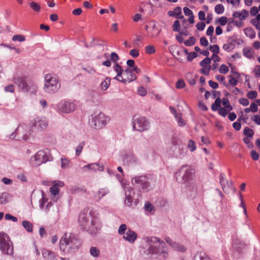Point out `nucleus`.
I'll list each match as a JSON object with an SVG mask.
<instances>
[{"instance_id": "f257e3e1", "label": "nucleus", "mask_w": 260, "mask_h": 260, "mask_svg": "<svg viewBox=\"0 0 260 260\" xmlns=\"http://www.w3.org/2000/svg\"><path fill=\"white\" fill-rule=\"evenodd\" d=\"M48 125V120L45 117L37 116L32 118L30 123L29 126L25 123L20 124L15 132L10 136L12 139L22 138L24 140L29 139L31 135V130H36L41 132L45 129Z\"/></svg>"}, {"instance_id": "f03ea898", "label": "nucleus", "mask_w": 260, "mask_h": 260, "mask_svg": "<svg viewBox=\"0 0 260 260\" xmlns=\"http://www.w3.org/2000/svg\"><path fill=\"white\" fill-rule=\"evenodd\" d=\"M146 242V254L149 256H155L161 260H165L168 257V250L165 243L156 237H147L144 238Z\"/></svg>"}, {"instance_id": "7ed1b4c3", "label": "nucleus", "mask_w": 260, "mask_h": 260, "mask_svg": "<svg viewBox=\"0 0 260 260\" xmlns=\"http://www.w3.org/2000/svg\"><path fill=\"white\" fill-rule=\"evenodd\" d=\"M81 244L75 235L65 233L60 239L59 249L66 254L73 253L78 250Z\"/></svg>"}, {"instance_id": "20e7f679", "label": "nucleus", "mask_w": 260, "mask_h": 260, "mask_svg": "<svg viewBox=\"0 0 260 260\" xmlns=\"http://www.w3.org/2000/svg\"><path fill=\"white\" fill-rule=\"evenodd\" d=\"M78 221L81 228L90 234L95 232L101 227L99 219L92 217L90 212L89 214L81 212L79 215Z\"/></svg>"}, {"instance_id": "39448f33", "label": "nucleus", "mask_w": 260, "mask_h": 260, "mask_svg": "<svg viewBox=\"0 0 260 260\" xmlns=\"http://www.w3.org/2000/svg\"><path fill=\"white\" fill-rule=\"evenodd\" d=\"M174 177L177 182L189 186L193 183L195 170L188 165H183L176 172Z\"/></svg>"}, {"instance_id": "423d86ee", "label": "nucleus", "mask_w": 260, "mask_h": 260, "mask_svg": "<svg viewBox=\"0 0 260 260\" xmlns=\"http://www.w3.org/2000/svg\"><path fill=\"white\" fill-rule=\"evenodd\" d=\"M60 88V83L58 77L55 74H47L44 76L43 89L48 93H54Z\"/></svg>"}, {"instance_id": "0eeeda50", "label": "nucleus", "mask_w": 260, "mask_h": 260, "mask_svg": "<svg viewBox=\"0 0 260 260\" xmlns=\"http://www.w3.org/2000/svg\"><path fill=\"white\" fill-rule=\"evenodd\" d=\"M110 118L102 112L94 113L89 119L90 126L96 129H100L104 127L109 122Z\"/></svg>"}, {"instance_id": "6e6552de", "label": "nucleus", "mask_w": 260, "mask_h": 260, "mask_svg": "<svg viewBox=\"0 0 260 260\" xmlns=\"http://www.w3.org/2000/svg\"><path fill=\"white\" fill-rule=\"evenodd\" d=\"M132 183L140 192H147L150 189V184L146 175L138 176L132 179Z\"/></svg>"}, {"instance_id": "1a4fd4ad", "label": "nucleus", "mask_w": 260, "mask_h": 260, "mask_svg": "<svg viewBox=\"0 0 260 260\" xmlns=\"http://www.w3.org/2000/svg\"><path fill=\"white\" fill-rule=\"evenodd\" d=\"M77 102L71 100H61L56 105V109L59 113H71L77 108Z\"/></svg>"}, {"instance_id": "9d476101", "label": "nucleus", "mask_w": 260, "mask_h": 260, "mask_svg": "<svg viewBox=\"0 0 260 260\" xmlns=\"http://www.w3.org/2000/svg\"><path fill=\"white\" fill-rule=\"evenodd\" d=\"M51 160V156L48 150H40L31 157L30 162L32 166H38Z\"/></svg>"}, {"instance_id": "9b49d317", "label": "nucleus", "mask_w": 260, "mask_h": 260, "mask_svg": "<svg viewBox=\"0 0 260 260\" xmlns=\"http://www.w3.org/2000/svg\"><path fill=\"white\" fill-rule=\"evenodd\" d=\"M8 235L4 232H0V248L2 252L6 254H13V248Z\"/></svg>"}, {"instance_id": "f8f14e48", "label": "nucleus", "mask_w": 260, "mask_h": 260, "mask_svg": "<svg viewBox=\"0 0 260 260\" xmlns=\"http://www.w3.org/2000/svg\"><path fill=\"white\" fill-rule=\"evenodd\" d=\"M14 82L22 91L26 92L30 90L31 82L28 81L25 76H17L14 78Z\"/></svg>"}, {"instance_id": "ddd939ff", "label": "nucleus", "mask_w": 260, "mask_h": 260, "mask_svg": "<svg viewBox=\"0 0 260 260\" xmlns=\"http://www.w3.org/2000/svg\"><path fill=\"white\" fill-rule=\"evenodd\" d=\"M133 128L139 132L147 130L149 127V123L144 117L133 118Z\"/></svg>"}, {"instance_id": "4468645a", "label": "nucleus", "mask_w": 260, "mask_h": 260, "mask_svg": "<svg viewBox=\"0 0 260 260\" xmlns=\"http://www.w3.org/2000/svg\"><path fill=\"white\" fill-rule=\"evenodd\" d=\"M125 190V204L128 206H132L133 205V202L135 200V205H136V203L137 201L138 200L134 199L135 193L133 191V189L129 187L123 186Z\"/></svg>"}, {"instance_id": "2eb2a0df", "label": "nucleus", "mask_w": 260, "mask_h": 260, "mask_svg": "<svg viewBox=\"0 0 260 260\" xmlns=\"http://www.w3.org/2000/svg\"><path fill=\"white\" fill-rule=\"evenodd\" d=\"M172 144L173 146L175 147V149H178L179 152H174V154L177 157H182L184 156L185 154V150L183 148L181 144V141L179 138L174 137L172 138Z\"/></svg>"}, {"instance_id": "dca6fc26", "label": "nucleus", "mask_w": 260, "mask_h": 260, "mask_svg": "<svg viewBox=\"0 0 260 260\" xmlns=\"http://www.w3.org/2000/svg\"><path fill=\"white\" fill-rule=\"evenodd\" d=\"M137 79V76L133 71L131 69H127L124 70L123 75L120 80V82L126 83V82H132Z\"/></svg>"}, {"instance_id": "f3484780", "label": "nucleus", "mask_w": 260, "mask_h": 260, "mask_svg": "<svg viewBox=\"0 0 260 260\" xmlns=\"http://www.w3.org/2000/svg\"><path fill=\"white\" fill-rule=\"evenodd\" d=\"M219 181L223 190L224 191V192L226 193L229 189L231 188L232 186V181L231 180H226L225 178V174L223 173H221L220 175Z\"/></svg>"}, {"instance_id": "a211bd4d", "label": "nucleus", "mask_w": 260, "mask_h": 260, "mask_svg": "<svg viewBox=\"0 0 260 260\" xmlns=\"http://www.w3.org/2000/svg\"><path fill=\"white\" fill-rule=\"evenodd\" d=\"M211 59L210 58L206 57L202 60L200 62V66L202 67L201 73L205 75L209 74L210 70L211 69L210 65Z\"/></svg>"}, {"instance_id": "6ab92c4d", "label": "nucleus", "mask_w": 260, "mask_h": 260, "mask_svg": "<svg viewBox=\"0 0 260 260\" xmlns=\"http://www.w3.org/2000/svg\"><path fill=\"white\" fill-rule=\"evenodd\" d=\"M165 241L174 250L180 252H184L186 250V248L183 245L173 241V240L169 237H166L165 238Z\"/></svg>"}, {"instance_id": "aec40b11", "label": "nucleus", "mask_w": 260, "mask_h": 260, "mask_svg": "<svg viewBox=\"0 0 260 260\" xmlns=\"http://www.w3.org/2000/svg\"><path fill=\"white\" fill-rule=\"evenodd\" d=\"M42 253L44 260H57V254L51 250L43 249Z\"/></svg>"}, {"instance_id": "412c9836", "label": "nucleus", "mask_w": 260, "mask_h": 260, "mask_svg": "<svg viewBox=\"0 0 260 260\" xmlns=\"http://www.w3.org/2000/svg\"><path fill=\"white\" fill-rule=\"evenodd\" d=\"M137 238V234L129 229L127 230L126 233L123 236V238L130 243H134Z\"/></svg>"}, {"instance_id": "4be33fe9", "label": "nucleus", "mask_w": 260, "mask_h": 260, "mask_svg": "<svg viewBox=\"0 0 260 260\" xmlns=\"http://www.w3.org/2000/svg\"><path fill=\"white\" fill-rule=\"evenodd\" d=\"M83 169L84 170L87 169L94 171H99L102 172L104 171V166L103 165H100V164L98 163H93L84 166Z\"/></svg>"}, {"instance_id": "5701e85b", "label": "nucleus", "mask_w": 260, "mask_h": 260, "mask_svg": "<svg viewBox=\"0 0 260 260\" xmlns=\"http://www.w3.org/2000/svg\"><path fill=\"white\" fill-rule=\"evenodd\" d=\"M248 16V12L243 9L241 11H236L233 14V16L234 18H238L241 20H245Z\"/></svg>"}, {"instance_id": "b1692460", "label": "nucleus", "mask_w": 260, "mask_h": 260, "mask_svg": "<svg viewBox=\"0 0 260 260\" xmlns=\"http://www.w3.org/2000/svg\"><path fill=\"white\" fill-rule=\"evenodd\" d=\"M113 69L117 73V76L114 79L120 81L124 71L122 70L121 66L119 65L117 62L115 63Z\"/></svg>"}, {"instance_id": "393cba45", "label": "nucleus", "mask_w": 260, "mask_h": 260, "mask_svg": "<svg viewBox=\"0 0 260 260\" xmlns=\"http://www.w3.org/2000/svg\"><path fill=\"white\" fill-rule=\"evenodd\" d=\"M109 192V191L107 188H101L99 190L98 193L95 194L94 199L96 201H99Z\"/></svg>"}, {"instance_id": "a878e982", "label": "nucleus", "mask_w": 260, "mask_h": 260, "mask_svg": "<svg viewBox=\"0 0 260 260\" xmlns=\"http://www.w3.org/2000/svg\"><path fill=\"white\" fill-rule=\"evenodd\" d=\"M90 255L94 257H98L100 255V249L96 247H91L89 249Z\"/></svg>"}, {"instance_id": "bb28decb", "label": "nucleus", "mask_w": 260, "mask_h": 260, "mask_svg": "<svg viewBox=\"0 0 260 260\" xmlns=\"http://www.w3.org/2000/svg\"><path fill=\"white\" fill-rule=\"evenodd\" d=\"M244 55L249 59L254 58V52L251 49L245 48L243 50Z\"/></svg>"}, {"instance_id": "cd10ccee", "label": "nucleus", "mask_w": 260, "mask_h": 260, "mask_svg": "<svg viewBox=\"0 0 260 260\" xmlns=\"http://www.w3.org/2000/svg\"><path fill=\"white\" fill-rule=\"evenodd\" d=\"M85 141H82V142H80L79 143V144L77 146L75 149L76 155L77 156H79L81 154L82 149L84 146L85 145Z\"/></svg>"}, {"instance_id": "c85d7f7f", "label": "nucleus", "mask_w": 260, "mask_h": 260, "mask_svg": "<svg viewBox=\"0 0 260 260\" xmlns=\"http://www.w3.org/2000/svg\"><path fill=\"white\" fill-rule=\"evenodd\" d=\"M111 79L110 78H106L104 81L101 84V88L102 90H107L110 85Z\"/></svg>"}, {"instance_id": "c756f323", "label": "nucleus", "mask_w": 260, "mask_h": 260, "mask_svg": "<svg viewBox=\"0 0 260 260\" xmlns=\"http://www.w3.org/2000/svg\"><path fill=\"white\" fill-rule=\"evenodd\" d=\"M221 106V100L220 98H217L215 102L212 105L211 109L213 111H216L218 110L219 108H220Z\"/></svg>"}, {"instance_id": "7c9ffc66", "label": "nucleus", "mask_w": 260, "mask_h": 260, "mask_svg": "<svg viewBox=\"0 0 260 260\" xmlns=\"http://www.w3.org/2000/svg\"><path fill=\"white\" fill-rule=\"evenodd\" d=\"M22 225L24 228L28 232H32L33 225L29 221L24 220L22 222Z\"/></svg>"}, {"instance_id": "2f4dec72", "label": "nucleus", "mask_w": 260, "mask_h": 260, "mask_svg": "<svg viewBox=\"0 0 260 260\" xmlns=\"http://www.w3.org/2000/svg\"><path fill=\"white\" fill-rule=\"evenodd\" d=\"M124 160L131 163L137 162L138 159L133 154H129L124 158Z\"/></svg>"}, {"instance_id": "473e14b6", "label": "nucleus", "mask_w": 260, "mask_h": 260, "mask_svg": "<svg viewBox=\"0 0 260 260\" xmlns=\"http://www.w3.org/2000/svg\"><path fill=\"white\" fill-rule=\"evenodd\" d=\"M245 33L247 37L253 39L255 37V32L251 28H247L245 29Z\"/></svg>"}, {"instance_id": "72a5a7b5", "label": "nucleus", "mask_w": 260, "mask_h": 260, "mask_svg": "<svg viewBox=\"0 0 260 260\" xmlns=\"http://www.w3.org/2000/svg\"><path fill=\"white\" fill-rule=\"evenodd\" d=\"M9 197V195L8 193L4 192L0 193V203L4 204L7 203Z\"/></svg>"}, {"instance_id": "f704fd0d", "label": "nucleus", "mask_w": 260, "mask_h": 260, "mask_svg": "<svg viewBox=\"0 0 260 260\" xmlns=\"http://www.w3.org/2000/svg\"><path fill=\"white\" fill-rule=\"evenodd\" d=\"M145 52L148 54H152L156 51L155 47L152 45H147L145 48Z\"/></svg>"}, {"instance_id": "c9c22d12", "label": "nucleus", "mask_w": 260, "mask_h": 260, "mask_svg": "<svg viewBox=\"0 0 260 260\" xmlns=\"http://www.w3.org/2000/svg\"><path fill=\"white\" fill-rule=\"evenodd\" d=\"M244 134L247 137L251 138L254 135V132L248 127H246L244 129Z\"/></svg>"}, {"instance_id": "e433bc0d", "label": "nucleus", "mask_w": 260, "mask_h": 260, "mask_svg": "<svg viewBox=\"0 0 260 260\" xmlns=\"http://www.w3.org/2000/svg\"><path fill=\"white\" fill-rule=\"evenodd\" d=\"M224 8L222 4H217L215 7V12L217 14H221L224 12Z\"/></svg>"}, {"instance_id": "4c0bfd02", "label": "nucleus", "mask_w": 260, "mask_h": 260, "mask_svg": "<svg viewBox=\"0 0 260 260\" xmlns=\"http://www.w3.org/2000/svg\"><path fill=\"white\" fill-rule=\"evenodd\" d=\"M61 167L62 169H66L67 168L70 164V160L66 158H61Z\"/></svg>"}, {"instance_id": "58836bf2", "label": "nucleus", "mask_w": 260, "mask_h": 260, "mask_svg": "<svg viewBox=\"0 0 260 260\" xmlns=\"http://www.w3.org/2000/svg\"><path fill=\"white\" fill-rule=\"evenodd\" d=\"M228 4L231 5L234 8H238L240 4L241 0H226Z\"/></svg>"}, {"instance_id": "ea45409f", "label": "nucleus", "mask_w": 260, "mask_h": 260, "mask_svg": "<svg viewBox=\"0 0 260 260\" xmlns=\"http://www.w3.org/2000/svg\"><path fill=\"white\" fill-rule=\"evenodd\" d=\"M30 7L34 11L36 12H39L41 9L40 5L35 2H31L30 3Z\"/></svg>"}, {"instance_id": "a19ab883", "label": "nucleus", "mask_w": 260, "mask_h": 260, "mask_svg": "<svg viewBox=\"0 0 260 260\" xmlns=\"http://www.w3.org/2000/svg\"><path fill=\"white\" fill-rule=\"evenodd\" d=\"M196 43V39L194 37H191L189 38V39H188L187 40H186V41L184 42V44L186 46H191L192 45H193Z\"/></svg>"}, {"instance_id": "79ce46f5", "label": "nucleus", "mask_w": 260, "mask_h": 260, "mask_svg": "<svg viewBox=\"0 0 260 260\" xmlns=\"http://www.w3.org/2000/svg\"><path fill=\"white\" fill-rule=\"evenodd\" d=\"M127 230L126 225L125 224H122L119 226L118 232L119 235H124L125 233H126L125 232H126V231H127Z\"/></svg>"}, {"instance_id": "37998d69", "label": "nucleus", "mask_w": 260, "mask_h": 260, "mask_svg": "<svg viewBox=\"0 0 260 260\" xmlns=\"http://www.w3.org/2000/svg\"><path fill=\"white\" fill-rule=\"evenodd\" d=\"M181 115V114H179V115H176L175 118L177 121L178 124L179 126H182L185 124V122L184 120L182 118Z\"/></svg>"}, {"instance_id": "c03bdc74", "label": "nucleus", "mask_w": 260, "mask_h": 260, "mask_svg": "<svg viewBox=\"0 0 260 260\" xmlns=\"http://www.w3.org/2000/svg\"><path fill=\"white\" fill-rule=\"evenodd\" d=\"M246 96L249 99H254L257 96V92L255 90L250 91L247 93Z\"/></svg>"}, {"instance_id": "a18cd8bd", "label": "nucleus", "mask_w": 260, "mask_h": 260, "mask_svg": "<svg viewBox=\"0 0 260 260\" xmlns=\"http://www.w3.org/2000/svg\"><path fill=\"white\" fill-rule=\"evenodd\" d=\"M187 147L191 152H193L196 149V145L195 143L192 140H190L189 141L187 144Z\"/></svg>"}, {"instance_id": "49530a36", "label": "nucleus", "mask_w": 260, "mask_h": 260, "mask_svg": "<svg viewBox=\"0 0 260 260\" xmlns=\"http://www.w3.org/2000/svg\"><path fill=\"white\" fill-rule=\"evenodd\" d=\"M229 67L224 64H221L219 69V72L221 74H225L229 72Z\"/></svg>"}, {"instance_id": "de8ad7c7", "label": "nucleus", "mask_w": 260, "mask_h": 260, "mask_svg": "<svg viewBox=\"0 0 260 260\" xmlns=\"http://www.w3.org/2000/svg\"><path fill=\"white\" fill-rule=\"evenodd\" d=\"M174 13L175 14V15L176 16V18H179V19L183 18V16H179V15L182 13L181 8L180 7H176L174 10Z\"/></svg>"}, {"instance_id": "09e8293b", "label": "nucleus", "mask_w": 260, "mask_h": 260, "mask_svg": "<svg viewBox=\"0 0 260 260\" xmlns=\"http://www.w3.org/2000/svg\"><path fill=\"white\" fill-rule=\"evenodd\" d=\"M230 111L231 110H229V109L222 107L219 108L218 110L219 114L223 117L226 116Z\"/></svg>"}, {"instance_id": "8fccbe9b", "label": "nucleus", "mask_w": 260, "mask_h": 260, "mask_svg": "<svg viewBox=\"0 0 260 260\" xmlns=\"http://www.w3.org/2000/svg\"><path fill=\"white\" fill-rule=\"evenodd\" d=\"M4 90L6 92L13 93L15 91V87L13 84H9L4 87Z\"/></svg>"}, {"instance_id": "3c124183", "label": "nucleus", "mask_w": 260, "mask_h": 260, "mask_svg": "<svg viewBox=\"0 0 260 260\" xmlns=\"http://www.w3.org/2000/svg\"><path fill=\"white\" fill-rule=\"evenodd\" d=\"M222 105L225 108L229 109V110H232V107L230 104L229 101L227 99H223L222 101Z\"/></svg>"}, {"instance_id": "603ef678", "label": "nucleus", "mask_w": 260, "mask_h": 260, "mask_svg": "<svg viewBox=\"0 0 260 260\" xmlns=\"http://www.w3.org/2000/svg\"><path fill=\"white\" fill-rule=\"evenodd\" d=\"M138 93L140 95L143 96L147 94V92L144 87L140 86L138 89Z\"/></svg>"}, {"instance_id": "864d4df0", "label": "nucleus", "mask_w": 260, "mask_h": 260, "mask_svg": "<svg viewBox=\"0 0 260 260\" xmlns=\"http://www.w3.org/2000/svg\"><path fill=\"white\" fill-rule=\"evenodd\" d=\"M209 49L211 51L214 52V54H218L219 52V47L217 45L211 46Z\"/></svg>"}, {"instance_id": "5fc2aeb1", "label": "nucleus", "mask_w": 260, "mask_h": 260, "mask_svg": "<svg viewBox=\"0 0 260 260\" xmlns=\"http://www.w3.org/2000/svg\"><path fill=\"white\" fill-rule=\"evenodd\" d=\"M59 188L56 186H53L50 188V191L52 194H53L54 197L56 195L58 194L59 192Z\"/></svg>"}, {"instance_id": "6e6d98bb", "label": "nucleus", "mask_w": 260, "mask_h": 260, "mask_svg": "<svg viewBox=\"0 0 260 260\" xmlns=\"http://www.w3.org/2000/svg\"><path fill=\"white\" fill-rule=\"evenodd\" d=\"M185 83L184 81L182 79L178 80L176 84V87L178 89H182V88H184L185 87Z\"/></svg>"}, {"instance_id": "4d7b16f0", "label": "nucleus", "mask_w": 260, "mask_h": 260, "mask_svg": "<svg viewBox=\"0 0 260 260\" xmlns=\"http://www.w3.org/2000/svg\"><path fill=\"white\" fill-rule=\"evenodd\" d=\"M12 40L14 41L23 42L25 40V38L22 35H17L14 36Z\"/></svg>"}, {"instance_id": "13d9d810", "label": "nucleus", "mask_w": 260, "mask_h": 260, "mask_svg": "<svg viewBox=\"0 0 260 260\" xmlns=\"http://www.w3.org/2000/svg\"><path fill=\"white\" fill-rule=\"evenodd\" d=\"M198 55L197 53L195 52H191L188 53V55L187 56V59L188 61H191L193 59L196 58Z\"/></svg>"}, {"instance_id": "bf43d9fd", "label": "nucleus", "mask_w": 260, "mask_h": 260, "mask_svg": "<svg viewBox=\"0 0 260 260\" xmlns=\"http://www.w3.org/2000/svg\"><path fill=\"white\" fill-rule=\"evenodd\" d=\"M144 208L145 211H148L149 212H152L153 210V205L149 202H147L145 204Z\"/></svg>"}, {"instance_id": "052dcab7", "label": "nucleus", "mask_w": 260, "mask_h": 260, "mask_svg": "<svg viewBox=\"0 0 260 260\" xmlns=\"http://www.w3.org/2000/svg\"><path fill=\"white\" fill-rule=\"evenodd\" d=\"M180 23L178 20H176L174 21L173 24V30L174 31H179L180 30Z\"/></svg>"}, {"instance_id": "680f3d73", "label": "nucleus", "mask_w": 260, "mask_h": 260, "mask_svg": "<svg viewBox=\"0 0 260 260\" xmlns=\"http://www.w3.org/2000/svg\"><path fill=\"white\" fill-rule=\"evenodd\" d=\"M251 23L257 30H260V23L259 21L256 20V19H252L251 20Z\"/></svg>"}, {"instance_id": "e2e57ef3", "label": "nucleus", "mask_w": 260, "mask_h": 260, "mask_svg": "<svg viewBox=\"0 0 260 260\" xmlns=\"http://www.w3.org/2000/svg\"><path fill=\"white\" fill-rule=\"evenodd\" d=\"M251 120L257 125H260V115H254L251 117Z\"/></svg>"}, {"instance_id": "0e129e2a", "label": "nucleus", "mask_w": 260, "mask_h": 260, "mask_svg": "<svg viewBox=\"0 0 260 260\" xmlns=\"http://www.w3.org/2000/svg\"><path fill=\"white\" fill-rule=\"evenodd\" d=\"M129 54L134 58H136L139 55V52L138 50L133 49L129 51Z\"/></svg>"}, {"instance_id": "69168bd1", "label": "nucleus", "mask_w": 260, "mask_h": 260, "mask_svg": "<svg viewBox=\"0 0 260 260\" xmlns=\"http://www.w3.org/2000/svg\"><path fill=\"white\" fill-rule=\"evenodd\" d=\"M250 154H251V156L253 160H257L258 159L259 155L256 151L252 150L251 151Z\"/></svg>"}, {"instance_id": "338daca9", "label": "nucleus", "mask_w": 260, "mask_h": 260, "mask_svg": "<svg viewBox=\"0 0 260 260\" xmlns=\"http://www.w3.org/2000/svg\"><path fill=\"white\" fill-rule=\"evenodd\" d=\"M218 22L221 25L224 26L227 23V18L222 16L218 19Z\"/></svg>"}, {"instance_id": "774afa93", "label": "nucleus", "mask_w": 260, "mask_h": 260, "mask_svg": "<svg viewBox=\"0 0 260 260\" xmlns=\"http://www.w3.org/2000/svg\"><path fill=\"white\" fill-rule=\"evenodd\" d=\"M110 57L111 60L116 63V62L119 59L118 55L115 52H112L110 54Z\"/></svg>"}]
</instances>
